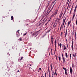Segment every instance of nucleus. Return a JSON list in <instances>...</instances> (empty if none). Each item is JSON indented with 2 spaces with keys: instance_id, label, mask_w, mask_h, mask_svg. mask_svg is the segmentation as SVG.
Masks as SVG:
<instances>
[{
  "instance_id": "36",
  "label": "nucleus",
  "mask_w": 77,
  "mask_h": 77,
  "mask_svg": "<svg viewBox=\"0 0 77 77\" xmlns=\"http://www.w3.org/2000/svg\"><path fill=\"white\" fill-rule=\"evenodd\" d=\"M23 57H21V59H20V60H22V59H23Z\"/></svg>"
},
{
  "instance_id": "48",
  "label": "nucleus",
  "mask_w": 77,
  "mask_h": 77,
  "mask_svg": "<svg viewBox=\"0 0 77 77\" xmlns=\"http://www.w3.org/2000/svg\"><path fill=\"white\" fill-rule=\"evenodd\" d=\"M61 28H62V27H60V30H61Z\"/></svg>"
},
{
  "instance_id": "40",
  "label": "nucleus",
  "mask_w": 77,
  "mask_h": 77,
  "mask_svg": "<svg viewBox=\"0 0 77 77\" xmlns=\"http://www.w3.org/2000/svg\"><path fill=\"white\" fill-rule=\"evenodd\" d=\"M72 21H73L74 20V18L72 17Z\"/></svg>"
},
{
  "instance_id": "51",
  "label": "nucleus",
  "mask_w": 77,
  "mask_h": 77,
  "mask_svg": "<svg viewBox=\"0 0 77 77\" xmlns=\"http://www.w3.org/2000/svg\"><path fill=\"white\" fill-rule=\"evenodd\" d=\"M36 19H37V17H36V18H35V20H36Z\"/></svg>"
},
{
  "instance_id": "32",
  "label": "nucleus",
  "mask_w": 77,
  "mask_h": 77,
  "mask_svg": "<svg viewBox=\"0 0 77 77\" xmlns=\"http://www.w3.org/2000/svg\"><path fill=\"white\" fill-rule=\"evenodd\" d=\"M76 25L77 26V20H76Z\"/></svg>"
},
{
  "instance_id": "63",
  "label": "nucleus",
  "mask_w": 77,
  "mask_h": 77,
  "mask_svg": "<svg viewBox=\"0 0 77 77\" xmlns=\"http://www.w3.org/2000/svg\"><path fill=\"white\" fill-rule=\"evenodd\" d=\"M32 32H31V33H32Z\"/></svg>"
},
{
  "instance_id": "42",
  "label": "nucleus",
  "mask_w": 77,
  "mask_h": 77,
  "mask_svg": "<svg viewBox=\"0 0 77 77\" xmlns=\"http://www.w3.org/2000/svg\"><path fill=\"white\" fill-rule=\"evenodd\" d=\"M50 30H51V29H50L49 31H48V32H50Z\"/></svg>"
},
{
  "instance_id": "27",
  "label": "nucleus",
  "mask_w": 77,
  "mask_h": 77,
  "mask_svg": "<svg viewBox=\"0 0 77 77\" xmlns=\"http://www.w3.org/2000/svg\"><path fill=\"white\" fill-rule=\"evenodd\" d=\"M75 40H76V32H75Z\"/></svg>"
},
{
  "instance_id": "47",
  "label": "nucleus",
  "mask_w": 77,
  "mask_h": 77,
  "mask_svg": "<svg viewBox=\"0 0 77 77\" xmlns=\"http://www.w3.org/2000/svg\"><path fill=\"white\" fill-rule=\"evenodd\" d=\"M68 8H69V6L67 7V9H68Z\"/></svg>"
},
{
  "instance_id": "58",
  "label": "nucleus",
  "mask_w": 77,
  "mask_h": 77,
  "mask_svg": "<svg viewBox=\"0 0 77 77\" xmlns=\"http://www.w3.org/2000/svg\"><path fill=\"white\" fill-rule=\"evenodd\" d=\"M66 50V48H64V50Z\"/></svg>"
},
{
  "instance_id": "62",
  "label": "nucleus",
  "mask_w": 77,
  "mask_h": 77,
  "mask_svg": "<svg viewBox=\"0 0 77 77\" xmlns=\"http://www.w3.org/2000/svg\"><path fill=\"white\" fill-rule=\"evenodd\" d=\"M53 75H52V77H53Z\"/></svg>"
},
{
  "instance_id": "30",
  "label": "nucleus",
  "mask_w": 77,
  "mask_h": 77,
  "mask_svg": "<svg viewBox=\"0 0 77 77\" xmlns=\"http://www.w3.org/2000/svg\"><path fill=\"white\" fill-rule=\"evenodd\" d=\"M19 40L20 41H22V38H20Z\"/></svg>"
},
{
  "instance_id": "22",
  "label": "nucleus",
  "mask_w": 77,
  "mask_h": 77,
  "mask_svg": "<svg viewBox=\"0 0 77 77\" xmlns=\"http://www.w3.org/2000/svg\"><path fill=\"white\" fill-rule=\"evenodd\" d=\"M73 8V5L72 6L71 10H70V12H71V11H72V8Z\"/></svg>"
},
{
  "instance_id": "38",
  "label": "nucleus",
  "mask_w": 77,
  "mask_h": 77,
  "mask_svg": "<svg viewBox=\"0 0 77 77\" xmlns=\"http://www.w3.org/2000/svg\"><path fill=\"white\" fill-rule=\"evenodd\" d=\"M62 57H63V54H62Z\"/></svg>"
},
{
  "instance_id": "12",
  "label": "nucleus",
  "mask_w": 77,
  "mask_h": 77,
  "mask_svg": "<svg viewBox=\"0 0 77 77\" xmlns=\"http://www.w3.org/2000/svg\"><path fill=\"white\" fill-rule=\"evenodd\" d=\"M71 20H70V21H69L68 22V26H69V24H70V23H71Z\"/></svg>"
},
{
  "instance_id": "7",
  "label": "nucleus",
  "mask_w": 77,
  "mask_h": 77,
  "mask_svg": "<svg viewBox=\"0 0 77 77\" xmlns=\"http://www.w3.org/2000/svg\"><path fill=\"white\" fill-rule=\"evenodd\" d=\"M77 5L75 6V9L74 10V13H75V12H76V10H77Z\"/></svg>"
},
{
  "instance_id": "45",
  "label": "nucleus",
  "mask_w": 77,
  "mask_h": 77,
  "mask_svg": "<svg viewBox=\"0 0 77 77\" xmlns=\"http://www.w3.org/2000/svg\"><path fill=\"white\" fill-rule=\"evenodd\" d=\"M57 20H58V18H56V21H57Z\"/></svg>"
},
{
  "instance_id": "3",
  "label": "nucleus",
  "mask_w": 77,
  "mask_h": 77,
  "mask_svg": "<svg viewBox=\"0 0 77 77\" xmlns=\"http://www.w3.org/2000/svg\"><path fill=\"white\" fill-rule=\"evenodd\" d=\"M18 31H20V30L19 29L17 32H16V35H17V37H18L19 35H20V33H19V32H18Z\"/></svg>"
},
{
  "instance_id": "46",
  "label": "nucleus",
  "mask_w": 77,
  "mask_h": 77,
  "mask_svg": "<svg viewBox=\"0 0 77 77\" xmlns=\"http://www.w3.org/2000/svg\"><path fill=\"white\" fill-rule=\"evenodd\" d=\"M63 27V25H62H62L61 26V27Z\"/></svg>"
},
{
  "instance_id": "1",
  "label": "nucleus",
  "mask_w": 77,
  "mask_h": 77,
  "mask_svg": "<svg viewBox=\"0 0 77 77\" xmlns=\"http://www.w3.org/2000/svg\"><path fill=\"white\" fill-rule=\"evenodd\" d=\"M57 12H58V10H56L55 11V12L54 13H53L51 16V17L52 18H53V17L54 16H56V14H57Z\"/></svg>"
},
{
  "instance_id": "28",
  "label": "nucleus",
  "mask_w": 77,
  "mask_h": 77,
  "mask_svg": "<svg viewBox=\"0 0 77 77\" xmlns=\"http://www.w3.org/2000/svg\"><path fill=\"white\" fill-rule=\"evenodd\" d=\"M66 12V11H65L64 13V14H63V15H65V13Z\"/></svg>"
},
{
  "instance_id": "15",
  "label": "nucleus",
  "mask_w": 77,
  "mask_h": 77,
  "mask_svg": "<svg viewBox=\"0 0 77 77\" xmlns=\"http://www.w3.org/2000/svg\"><path fill=\"white\" fill-rule=\"evenodd\" d=\"M75 13H74V14H73V15L72 18H74V17H75Z\"/></svg>"
},
{
  "instance_id": "52",
  "label": "nucleus",
  "mask_w": 77,
  "mask_h": 77,
  "mask_svg": "<svg viewBox=\"0 0 77 77\" xmlns=\"http://www.w3.org/2000/svg\"><path fill=\"white\" fill-rule=\"evenodd\" d=\"M27 21H30V20H27Z\"/></svg>"
},
{
  "instance_id": "54",
  "label": "nucleus",
  "mask_w": 77,
  "mask_h": 77,
  "mask_svg": "<svg viewBox=\"0 0 77 77\" xmlns=\"http://www.w3.org/2000/svg\"><path fill=\"white\" fill-rule=\"evenodd\" d=\"M49 77H51V76H50V74H49Z\"/></svg>"
},
{
  "instance_id": "26",
  "label": "nucleus",
  "mask_w": 77,
  "mask_h": 77,
  "mask_svg": "<svg viewBox=\"0 0 77 77\" xmlns=\"http://www.w3.org/2000/svg\"><path fill=\"white\" fill-rule=\"evenodd\" d=\"M62 35H63V33H62V32H61V34H60L61 36H62Z\"/></svg>"
},
{
  "instance_id": "53",
  "label": "nucleus",
  "mask_w": 77,
  "mask_h": 77,
  "mask_svg": "<svg viewBox=\"0 0 77 77\" xmlns=\"http://www.w3.org/2000/svg\"><path fill=\"white\" fill-rule=\"evenodd\" d=\"M66 24V23H65L64 27H65V25Z\"/></svg>"
},
{
  "instance_id": "59",
  "label": "nucleus",
  "mask_w": 77,
  "mask_h": 77,
  "mask_svg": "<svg viewBox=\"0 0 77 77\" xmlns=\"http://www.w3.org/2000/svg\"><path fill=\"white\" fill-rule=\"evenodd\" d=\"M54 75H55V73H54Z\"/></svg>"
},
{
  "instance_id": "20",
  "label": "nucleus",
  "mask_w": 77,
  "mask_h": 77,
  "mask_svg": "<svg viewBox=\"0 0 77 77\" xmlns=\"http://www.w3.org/2000/svg\"><path fill=\"white\" fill-rule=\"evenodd\" d=\"M27 32H26L25 33H24V34H23V35L24 36H25V35H27Z\"/></svg>"
},
{
  "instance_id": "34",
  "label": "nucleus",
  "mask_w": 77,
  "mask_h": 77,
  "mask_svg": "<svg viewBox=\"0 0 77 77\" xmlns=\"http://www.w3.org/2000/svg\"><path fill=\"white\" fill-rule=\"evenodd\" d=\"M46 35H43V36H42V38H44V36H45Z\"/></svg>"
},
{
  "instance_id": "17",
  "label": "nucleus",
  "mask_w": 77,
  "mask_h": 77,
  "mask_svg": "<svg viewBox=\"0 0 77 77\" xmlns=\"http://www.w3.org/2000/svg\"><path fill=\"white\" fill-rule=\"evenodd\" d=\"M65 54L66 57H68V55H67V53H66Z\"/></svg>"
},
{
  "instance_id": "33",
  "label": "nucleus",
  "mask_w": 77,
  "mask_h": 77,
  "mask_svg": "<svg viewBox=\"0 0 77 77\" xmlns=\"http://www.w3.org/2000/svg\"><path fill=\"white\" fill-rule=\"evenodd\" d=\"M48 22H47V23L45 24V25L47 26V24H48Z\"/></svg>"
},
{
  "instance_id": "5",
  "label": "nucleus",
  "mask_w": 77,
  "mask_h": 77,
  "mask_svg": "<svg viewBox=\"0 0 77 77\" xmlns=\"http://www.w3.org/2000/svg\"><path fill=\"white\" fill-rule=\"evenodd\" d=\"M58 47H60V48L62 47V43H60V44L59 43H58Z\"/></svg>"
},
{
  "instance_id": "2",
  "label": "nucleus",
  "mask_w": 77,
  "mask_h": 77,
  "mask_svg": "<svg viewBox=\"0 0 77 77\" xmlns=\"http://www.w3.org/2000/svg\"><path fill=\"white\" fill-rule=\"evenodd\" d=\"M63 69L64 70H65V74H66V75H67L68 74H67V70L66 69V68H64V67H63Z\"/></svg>"
},
{
  "instance_id": "9",
  "label": "nucleus",
  "mask_w": 77,
  "mask_h": 77,
  "mask_svg": "<svg viewBox=\"0 0 77 77\" xmlns=\"http://www.w3.org/2000/svg\"><path fill=\"white\" fill-rule=\"evenodd\" d=\"M63 48H68V45H66V46H65V45H63Z\"/></svg>"
},
{
  "instance_id": "39",
  "label": "nucleus",
  "mask_w": 77,
  "mask_h": 77,
  "mask_svg": "<svg viewBox=\"0 0 77 77\" xmlns=\"http://www.w3.org/2000/svg\"><path fill=\"white\" fill-rule=\"evenodd\" d=\"M55 48H56V44H55Z\"/></svg>"
},
{
  "instance_id": "24",
  "label": "nucleus",
  "mask_w": 77,
  "mask_h": 77,
  "mask_svg": "<svg viewBox=\"0 0 77 77\" xmlns=\"http://www.w3.org/2000/svg\"><path fill=\"white\" fill-rule=\"evenodd\" d=\"M50 66H51V70H52V65L51 64L50 65Z\"/></svg>"
},
{
  "instance_id": "57",
  "label": "nucleus",
  "mask_w": 77,
  "mask_h": 77,
  "mask_svg": "<svg viewBox=\"0 0 77 77\" xmlns=\"http://www.w3.org/2000/svg\"><path fill=\"white\" fill-rule=\"evenodd\" d=\"M55 4H56V3H55L54 4V6L55 5Z\"/></svg>"
},
{
  "instance_id": "41",
  "label": "nucleus",
  "mask_w": 77,
  "mask_h": 77,
  "mask_svg": "<svg viewBox=\"0 0 77 77\" xmlns=\"http://www.w3.org/2000/svg\"><path fill=\"white\" fill-rule=\"evenodd\" d=\"M51 10H50V11L49 12H48V14H49V13H50V12H51Z\"/></svg>"
},
{
  "instance_id": "64",
  "label": "nucleus",
  "mask_w": 77,
  "mask_h": 77,
  "mask_svg": "<svg viewBox=\"0 0 77 77\" xmlns=\"http://www.w3.org/2000/svg\"><path fill=\"white\" fill-rule=\"evenodd\" d=\"M27 26H28V24H27Z\"/></svg>"
},
{
  "instance_id": "4",
  "label": "nucleus",
  "mask_w": 77,
  "mask_h": 77,
  "mask_svg": "<svg viewBox=\"0 0 77 77\" xmlns=\"http://www.w3.org/2000/svg\"><path fill=\"white\" fill-rule=\"evenodd\" d=\"M63 14V13L61 12L60 15L59 16V19H60V18H61V17H62V15Z\"/></svg>"
},
{
  "instance_id": "23",
  "label": "nucleus",
  "mask_w": 77,
  "mask_h": 77,
  "mask_svg": "<svg viewBox=\"0 0 77 77\" xmlns=\"http://www.w3.org/2000/svg\"><path fill=\"white\" fill-rule=\"evenodd\" d=\"M11 20H13V18H14V17H13V16H11Z\"/></svg>"
},
{
  "instance_id": "18",
  "label": "nucleus",
  "mask_w": 77,
  "mask_h": 77,
  "mask_svg": "<svg viewBox=\"0 0 77 77\" xmlns=\"http://www.w3.org/2000/svg\"><path fill=\"white\" fill-rule=\"evenodd\" d=\"M63 63H65V58L64 57H63Z\"/></svg>"
},
{
  "instance_id": "43",
  "label": "nucleus",
  "mask_w": 77,
  "mask_h": 77,
  "mask_svg": "<svg viewBox=\"0 0 77 77\" xmlns=\"http://www.w3.org/2000/svg\"><path fill=\"white\" fill-rule=\"evenodd\" d=\"M69 3H68V6H69Z\"/></svg>"
},
{
  "instance_id": "61",
  "label": "nucleus",
  "mask_w": 77,
  "mask_h": 77,
  "mask_svg": "<svg viewBox=\"0 0 77 77\" xmlns=\"http://www.w3.org/2000/svg\"><path fill=\"white\" fill-rule=\"evenodd\" d=\"M45 77H46V73H45Z\"/></svg>"
},
{
  "instance_id": "56",
  "label": "nucleus",
  "mask_w": 77,
  "mask_h": 77,
  "mask_svg": "<svg viewBox=\"0 0 77 77\" xmlns=\"http://www.w3.org/2000/svg\"><path fill=\"white\" fill-rule=\"evenodd\" d=\"M17 72H20V71H19V70H18V71H17Z\"/></svg>"
},
{
  "instance_id": "55",
  "label": "nucleus",
  "mask_w": 77,
  "mask_h": 77,
  "mask_svg": "<svg viewBox=\"0 0 77 77\" xmlns=\"http://www.w3.org/2000/svg\"><path fill=\"white\" fill-rule=\"evenodd\" d=\"M29 66H32V64H29Z\"/></svg>"
},
{
  "instance_id": "44",
  "label": "nucleus",
  "mask_w": 77,
  "mask_h": 77,
  "mask_svg": "<svg viewBox=\"0 0 77 77\" xmlns=\"http://www.w3.org/2000/svg\"><path fill=\"white\" fill-rule=\"evenodd\" d=\"M39 70H41V68H39Z\"/></svg>"
},
{
  "instance_id": "11",
  "label": "nucleus",
  "mask_w": 77,
  "mask_h": 77,
  "mask_svg": "<svg viewBox=\"0 0 77 77\" xmlns=\"http://www.w3.org/2000/svg\"><path fill=\"white\" fill-rule=\"evenodd\" d=\"M73 57H76V53H75H75L73 54Z\"/></svg>"
},
{
  "instance_id": "35",
  "label": "nucleus",
  "mask_w": 77,
  "mask_h": 77,
  "mask_svg": "<svg viewBox=\"0 0 77 77\" xmlns=\"http://www.w3.org/2000/svg\"><path fill=\"white\" fill-rule=\"evenodd\" d=\"M41 30L40 29L39 30L37 31V32H40V31H41Z\"/></svg>"
},
{
  "instance_id": "29",
  "label": "nucleus",
  "mask_w": 77,
  "mask_h": 77,
  "mask_svg": "<svg viewBox=\"0 0 77 77\" xmlns=\"http://www.w3.org/2000/svg\"><path fill=\"white\" fill-rule=\"evenodd\" d=\"M70 54V58H71V54Z\"/></svg>"
},
{
  "instance_id": "16",
  "label": "nucleus",
  "mask_w": 77,
  "mask_h": 77,
  "mask_svg": "<svg viewBox=\"0 0 77 77\" xmlns=\"http://www.w3.org/2000/svg\"><path fill=\"white\" fill-rule=\"evenodd\" d=\"M58 58H59V60L60 61L61 60V58H60V57L59 56L58 57Z\"/></svg>"
},
{
  "instance_id": "31",
  "label": "nucleus",
  "mask_w": 77,
  "mask_h": 77,
  "mask_svg": "<svg viewBox=\"0 0 77 77\" xmlns=\"http://www.w3.org/2000/svg\"><path fill=\"white\" fill-rule=\"evenodd\" d=\"M55 75H57V73H56V71H55Z\"/></svg>"
},
{
  "instance_id": "19",
  "label": "nucleus",
  "mask_w": 77,
  "mask_h": 77,
  "mask_svg": "<svg viewBox=\"0 0 77 77\" xmlns=\"http://www.w3.org/2000/svg\"><path fill=\"white\" fill-rule=\"evenodd\" d=\"M51 41H53V35L51 36Z\"/></svg>"
},
{
  "instance_id": "14",
  "label": "nucleus",
  "mask_w": 77,
  "mask_h": 77,
  "mask_svg": "<svg viewBox=\"0 0 77 77\" xmlns=\"http://www.w3.org/2000/svg\"><path fill=\"white\" fill-rule=\"evenodd\" d=\"M36 32H34L32 34V36H35V35H36Z\"/></svg>"
},
{
  "instance_id": "21",
  "label": "nucleus",
  "mask_w": 77,
  "mask_h": 77,
  "mask_svg": "<svg viewBox=\"0 0 77 77\" xmlns=\"http://www.w3.org/2000/svg\"><path fill=\"white\" fill-rule=\"evenodd\" d=\"M29 46H31L32 45V44L31 43H29Z\"/></svg>"
},
{
  "instance_id": "6",
  "label": "nucleus",
  "mask_w": 77,
  "mask_h": 77,
  "mask_svg": "<svg viewBox=\"0 0 77 77\" xmlns=\"http://www.w3.org/2000/svg\"><path fill=\"white\" fill-rule=\"evenodd\" d=\"M70 72L71 74H72V69L71 67H70Z\"/></svg>"
},
{
  "instance_id": "8",
  "label": "nucleus",
  "mask_w": 77,
  "mask_h": 77,
  "mask_svg": "<svg viewBox=\"0 0 77 77\" xmlns=\"http://www.w3.org/2000/svg\"><path fill=\"white\" fill-rule=\"evenodd\" d=\"M72 48H73V39L72 38Z\"/></svg>"
},
{
  "instance_id": "10",
  "label": "nucleus",
  "mask_w": 77,
  "mask_h": 77,
  "mask_svg": "<svg viewBox=\"0 0 77 77\" xmlns=\"http://www.w3.org/2000/svg\"><path fill=\"white\" fill-rule=\"evenodd\" d=\"M66 35H67V29H66V32L65 34V37H66Z\"/></svg>"
},
{
  "instance_id": "13",
  "label": "nucleus",
  "mask_w": 77,
  "mask_h": 77,
  "mask_svg": "<svg viewBox=\"0 0 77 77\" xmlns=\"http://www.w3.org/2000/svg\"><path fill=\"white\" fill-rule=\"evenodd\" d=\"M65 21H64V19H63V23H62V24L63 25H63H64V24L65 23Z\"/></svg>"
},
{
  "instance_id": "60",
  "label": "nucleus",
  "mask_w": 77,
  "mask_h": 77,
  "mask_svg": "<svg viewBox=\"0 0 77 77\" xmlns=\"http://www.w3.org/2000/svg\"><path fill=\"white\" fill-rule=\"evenodd\" d=\"M55 51H56V49L55 48Z\"/></svg>"
},
{
  "instance_id": "25",
  "label": "nucleus",
  "mask_w": 77,
  "mask_h": 77,
  "mask_svg": "<svg viewBox=\"0 0 77 77\" xmlns=\"http://www.w3.org/2000/svg\"><path fill=\"white\" fill-rule=\"evenodd\" d=\"M55 2V1H53L52 3V4H54Z\"/></svg>"
},
{
  "instance_id": "37",
  "label": "nucleus",
  "mask_w": 77,
  "mask_h": 77,
  "mask_svg": "<svg viewBox=\"0 0 77 77\" xmlns=\"http://www.w3.org/2000/svg\"><path fill=\"white\" fill-rule=\"evenodd\" d=\"M52 43L53 44V40H51Z\"/></svg>"
},
{
  "instance_id": "49",
  "label": "nucleus",
  "mask_w": 77,
  "mask_h": 77,
  "mask_svg": "<svg viewBox=\"0 0 77 77\" xmlns=\"http://www.w3.org/2000/svg\"><path fill=\"white\" fill-rule=\"evenodd\" d=\"M66 20V18H65L64 19V21H65V20Z\"/></svg>"
},
{
  "instance_id": "50",
  "label": "nucleus",
  "mask_w": 77,
  "mask_h": 77,
  "mask_svg": "<svg viewBox=\"0 0 77 77\" xmlns=\"http://www.w3.org/2000/svg\"><path fill=\"white\" fill-rule=\"evenodd\" d=\"M48 70L49 72H50V70L48 69Z\"/></svg>"
}]
</instances>
